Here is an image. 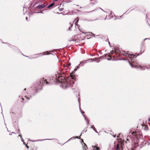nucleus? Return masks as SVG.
Wrapping results in <instances>:
<instances>
[{"mask_svg": "<svg viewBox=\"0 0 150 150\" xmlns=\"http://www.w3.org/2000/svg\"><path fill=\"white\" fill-rule=\"evenodd\" d=\"M132 150H133L132 149Z\"/></svg>", "mask_w": 150, "mask_h": 150, "instance_id": "obj_50", "label": "nucleus"}, {"mask_svg": "<svg viewBox=\"0 0 150 150\" xmlns=\"http://www.w3.org/2000/svg\"><path fill=\"white\" fill-rule=\"evenodd\" d=\"M86 61H87V62H90L91 61H93V60L92 59H88L86 60Z\"/></svg>", "mask_w": 150, "mask_h": 150, "instance_id": "obj_12", "label": "nucleus"}, {"mask_svg": "<svg viewBox=\"0 0 150 150\" xmlns=\"http://www.w3.org/2000/svg\"><path fill=\"white\" fill-rule=\"evenodd\" d=\"M46 6V5H44V4H43L42 5H39L37 6L36 7L39 9H42L44 8L45 6Z\"/></svg>", "mask_w": 150, "mask_h": 150, "instance_id": "obj_6", "label": "nucleus"}, {"mask_svg": "<svg viewBox=\"0 0 150 150\" xmlns=\"http://www.w3.org/2000/svg\"><path fill=\"white\" fill-rule=\"evenodd\" d=\"M51 139H44V140H40V141H42V140H51Z\"/></svg>", "mask_w": 150, "mask_h": 150, "instance_id": "obj_23", "label": "nucleus"}, {"mask_svg": "<svg viewBox=\"0 0 150 150\" xmlns=\"http://www.w3.org/2000/svg\"><path fill=\"white\" fill-rule=\"evenodd\" d=\"M28 99H29V98H27Z\"/></svg>", "mask_w": 150, "mask_h": 150, "instance_id": "obj_40", "label": "nucleus"}, {"mask_svg": "<svg viewBox=\"0 0 150 150\" xmlns=\"http://www.w3.org/2000/svg\"><path fill=\"white\" fill-rule=\"evenodd\" d=\"M86 62H87V61H86V60H83L80 63V64H81V66H82L84 65V64L86 63Z\"/></svg>", "mask_w": 150, "mask_h": 150, "instance_id": "obj_8", "label": "nucleus"}, {"mask_svg": "<svg viewBox=\"0 0 150 150\" xmlns=\"http://www.w3.org/2000/svg\"><path fill=\"white\" fill-rule=\"evenodd\" d=\"M109 42V44H110V42Z\"/></svg>", "mask_w": 150, "mask_h": 150, "instance_id": "obj_48", "label": "nucleus"}, {"mask_svg": "<svg viewBox=\"0 0 150 150\" xmlns=\"http://www.w3.org/2000/svg\"><path fill=\"white\" fill-rule=\"evenodd\" d=\"M92 150H100V148L96 146H92L91 149Z\"/></svg>", "mask_w": 150, "mask_h": 150, "instance_id": "obj_5", "label": "nucleus"}, {"mask_svg": "<svg viewBox=\"0 0 150 150\" xmlns=\"http://www.w3.org/2000/svg\"><path fill=\"white\" fill-rule=\"evenodd\" d=\"M18 131H19H19H20V130H19V129H18Z\"/></svg>", "mask_w": 150, "mask_h": 150, "instance_id": "obj_47", "label": "nucleus"}, {"mask_svg": "<svg viewBox=\"0 0 150 150\" xmlns=\"http://www.w3.org/2000/svg\"><path fill=\"white\" fill-rule=\"evenodd\" d=\"M83 116L84 117L86 121V122L87 123V124H88L89 123V121L86 118V117H84V116L83 114Z\"/></svg>", "mask_w": 150, "mask_h": 150, "instance_id": "obj_11", "label": "nucleus"}, {"mask_svg": "<svg viewBox=\"0 0 150 150\" xmlns=\"http://www.w3.org/2000/svg\"><path fill=\"white\" fill-rule=\"evenodd\" d=\"M69 24L71 25V26H70L69 27V30H71V28H72V24L71 23H70Z\"/></svg>", "mask_w": 150, "mask_h": 150, "instance_id": "obj_14", "label": "nucleus"}, {"mask_svg": "<svg viewBox=\"0 0 150 150\" xmlns=\"http://www.w3.org/2000/svg\"><path fill=\"white\" fill-rule=\"evenodd\" d=\"M12 133H14L13 132H12L11 133H11H10V135H12Z\"/></svg>", "mask_w": 150, "mask_h": 150, "instance_id": "obj_35", "label": "nucleus"}, {"mask_svg": "<svg viewBox=\"0 0 150 150\" xmlns=\"http://www.w3.org/2000/svg\"><path fill=\"white\" fill-rule=\"evenodd\" d=\"M130 139L133 141L132 142L133 148L136 149L138 146L139 144L144 145L146 144V142L142 139V136L137 132H133L130 134Z\"/></svg>", "mask_w": 150, "mask_h": 150, "instance_id": "obj_1", "label": "nucleus"}, {"mask_svg": "<svg viewBox=\"0 0 150 150\" xmlns=\"http://www.w3.org/2000/svg\"><path fill=\"white\" fill-rule=\"evenodd\" d=\"M23 144H24L25 145H26V144L24 142H23Z\"/></svg>", "mask_w": 150, "mask_h": 150, "instance_id": "obj_25", "label": "nucleus"}, {"mask_svg": "<svg viewBox=\"0 0 150 150\" xmlns=\"http://www.w3.org/2000/svg\"><path fill=\"white\" fill-rule=\"evenodd\" d=\"M25 146L27 148H28V149L29 148V146L27 144H26Z\"/></svg>", "mask_w": 150, "mask_h": 150, "instance_id": "obj_22", "label": "nucleus"}, {"mask_svg": "<svg viewBox=\"0 0 150 150\" xmlns=\"http://www.w3.org/2000/svg\"><path fill=\"white\" fill-rule=\"evenodd\" d=\"M113 137H115V135H114V136H113Z\"/></svg>", "mask_w": 150, "mask_h": 150, "instance_id": "obj_43", "label": "nucleus"}, {"mask_svg": "<svg viewBox=\"0 0 150 150\" xmlns=\"http://www.w3.org/2000/svg\"><path fill=\"white\" fill-rule=\"evenodd\" d=\"M122 142V150L124 148V143L123 141V142Z\"/></svg>", "mask_w": 150, "mask_h": 150, "instance_id": "obj_16", "label": "nucleus"}, {"mask_svg": "<svg viewBox=\"0 0 150 150\" xmlns=\"http://www.w3.org/2000/svg\"><path fill=\"white\" fill-rule=\"evenodd\" d=\"M58 78L57 79V80H58L59 81L61 79H61L62 77H59V75H58Z\"/></svg>", "mask_w": 150, "mask_h": 150, "instance_id": "obj_13", "label": "nucleus"}, {"mask_svg": "<svg viewBox=\"0 0 150 150\" xmlns=\"http://www.w3.org/2000/svg\"><path fill=\"white\" fill-rule=\"evenodd\" d=\"M12 133H14L13 132H12L11 133H11H10V135H12Z\"/></svg>", "mask_w": 150, "mask_h": 150, "instance_id": "obj_34", "label": "nucleus"}, {"mask_svg": "<svg viewBox=\"0 0 150 150\" xmlns=\"http://www.w3.org/2000/svg\"><path fill=\"white\" fill-rule=\"evenodd\" d=\"M54 5V3H52L48 6L47 8H50V7L53 6Z\"/></svg>", "mask_w": 150, "mask_h": 150, "instance_id": "obj_10", "label": "nucleus"}, {"mask_svg": "<svg viewBox=\"0 0 150 150\" xmlns=\"http://www.w3.org/2000/svg\"><path fill=\"white\" fill-rule=\"evenodd\" d=\"M36 13H43L42 12V11H40V12H36Z\"/></svg>", "mask_w": 150, "mask_h": 150, "instance_id": "obj_21", "label": "nucleus"}, {"mask_svg": "<svg viewBox=\"0 0 150 150\" xmlns=\"http://www.w3.org/2000/svg\"><path fill=\"white\" fill-rule=\"evenodd\" d=\"M149 122H150V118L149 119Z\"/></svg>", "mask_w": 150, "mask_h": 150, "instance_id": "obj_37", "label": "nucleus"}, {"mask_svg": "<svg viewBox=\"0 0 150 150\" xmlns=\"http://www.w3.org/2000/svg\"><path fill=\"white\" fill-rule=\"evenodd\" d=\"M110 59H109V58H108V60H110Z\"/></svg>", "mask_w": 150, "mask_h": 150, "instance_id": "obj_39", "label": "nucleus"}, {"mask_svg": "<svg viewBox=\"0 0 150 150\" xmlns=\"http://www.w3.org/2000/svg\"><path fill=\"white\" fill-rule=\"evenodd\" d=\"M75 138H78L79 139V138L78 136H76L75 137H74V139H75Z\"/></svg>", "mask_w": 150, "mask_h": 150, "instance_id": "obj_19", "label": "nucleus"}, {"mask_svg": "<svg viewBox=\"0 0 150 150\" xmlns=\"http://www.w3.org/2000/svg\"><path fill=\"white\" fill-rule=\"evenodd\" d=\"M146 39H148V38H146L144 39V40H146Z\"/></svg>", "mask_w": 150, "mask_h": 150, "instance_id": "obj_30", "label": "nucleus"}, {"mask_svg": "<svg viewBox=\"0 0 150 150\" xmlns=\"http://www.w3.org/2000/svg\"><path fill=\"white\" fill-rule=\"evenodd\" d=\"M78 101H79V108L80 109V102L79 101V99H78Z\"/></svg>", "mask_w": 150, "mask_h": 150, "instance_id": "obj_18", "label": "nucleus"}, {"mask_svg": "<svg viewBox=\"0 0 150 150\" xmlns=\"http://www.w3.org/2000/svg\"><path fill=\"white\" fill-rule=\"evenodd\" d=\"M26 88H25V89H24V90H26Z\"/></svg>", "mask_w": 150, "mask_h": 150, "instance_id": "obj_46", "label": "nucleus"}, {"mask_svg": "<svg viewBox=\"0 0 150 150\" xmlns=\"http://www.w3.org/2000/svg\"><path fill=\"white\" fill-rule=\"evenodd\" d=\"M71 139H72L71 138H70L67 142L68 141H69V140H71Z\"/></svg>", "mask_w": 150, "mask_h": 150, "instance_id": "obj_33", "label": "nucleus"}, {"mask_svg": "<svg viewBox=\"0 0 150 150\" xmlns=\"http://www.w3.org/2000/svg\"><path fill=\"white\" fill-rule=\"evenodd\" d=\"M4 43V44H6L7 43Z\"/></svg>", "mask_w": 150, "mask_h": 150, "instance_id": "obj_45", "label": "nucleus"}, {"mask_svg": "<svg viewBox=\"0 0 150 150\" xmlns=\"http://www.w3.org/2000/svg\"><path fill=\"white\" fill-rule=\"evenodd\" d=\"M81 140L82 141L81 142L83 141V139H81Z\"/></svg>", "mask_w": 150, "mask_h": 150, "instance_id": "obj_41", "label": "nucleus"}, {"mask_svg": "<svg viewBox=\"0 0 150 150\" xmlns=\"http://www.w3.org/2000/svg\"><path fill=\"white\" fill-rule=\"evenodd\" d=\"M46 81V79H45L44 80V82Z\"/></svg>", "mask_w": 150, "mask_h": 150, "instance_id": "obj_42", "label": "nucleus"}, {"mask_svg": "<svg viewBox=\"0 0 150 150\" xmlns=\"http://www.w3.org/2000/svg\"><path fill=\"white\" fill-rule=\"evenodd\" d=\"M126 140H127V141H129V139L128 138H127Z\"/></svg>", "mask_w": 150, "mask_h": 150, "instance_id": "obj_36", "label": "nucleus"}, {"mask_svg": "<svg viewBox=\"0 0 150 150\" xmlns=\"http://www.w3.org/2000/svg\"><path fill=\"white\" fill-rule=\"evenodd\" d=\"M49 54H51V53H48V51H47V52H43L42 53H40V54H37L38 55V56H37V57H40L41 56H42V55H49Z\"/></svg>", "mask_w": 150, "mask_h": 150, "instance_id": "obj_4", "label": "nucleus"}, {"mask_svg": "<svg viewBox=\"0 0 150 150\" xmlns=\"http://www.w3.org/2000/svg\"><path fill=\"white\" fill-rule=\"evenodd\" d=\"M91 128L93 129V130H95L96 129V128H95V127H94L93 125L91 126Z\"/></svg>", "mask_w": 150, "mask_h": 150, "instance_id": "obj_15", "label": "nucleus"}, {"mask_svg": "<svg viewBox=\"0 0 150 150\" xmlns=\"http://www.w3.org/2000/svg\"><path fill=\"white\" fill-rule=\"evenodd\" d=\"M122 141H119L117 144L116 149L117 150H122Z\"/></svg>", "mask_w": 150, "mask_h": 150, "instance_id": "obj_3", "label": "nucleus"}, {"mask_svg": "<svg viewBox=\"0 0 150 150\" xmlns=\"http://www.w3.org/2000/svg\"><path fill=\"white\" fill-rule=\"evenodd\" d=\"M26 20L27 21H28V17H26L25 18Z\"/></svg>", "mask_w": 150, "mask_h": 150, "instance_id": "obj_27", "label": "nucleus"}, {"mask_svg": "<svg viewBox=\"0 0 150 150\" xmlns=\"http://www.w3.org/2000/svg\"><path fill=\"white\" fill-rule=\"evenodd\" d=\"M79 20V19L77 18L75 19V20L74 21V24L75 25H77L78 22Z\"/></svg>", "mask_w": 150, "mask_h": 150, "instance_id": "obj_9", "label": "nucleus"}, {"mask_svg": "<svg viewBox=\"0 0 150 150\" xmlns=\"http://www.w3.org/2000/svg\"><path fill=\"white\" fill-rule=\"evenodd\" d=\"M83 144H82L83 145V149L84 150H86V148L87 149V146L85 143H83Z\"/></svg>", "mask_w": 150, "mask_h": 150, "instance_id": "obj_7", "label": "nucleus"}, {"mask_svg": "<svg viewBox=\"0 0 150 150\" xmlns=\"http://www.w3.org/2000/svg\"><path fill=\"white\" fill-rule=\"evenodd\" d=\"M146 39H148V38H146L144 39V40H146Z\"/></svg>", "mask_w": 150, "mask_h": 150, "instance_id": "obj_29", "label": "nucleus"}, {"mask_svg": "<svg viewBox=\"0 0 150 150\" xmlns=\"http://www.w3.org/2000/svg\"><path fill=\"white\" fill-rule=\"evenodd\" d=\"M58 0H54V1H57Z\"/></svg>", "mask_w": 150, "mask_h": 150, "instance_id": "obj_38", "label": "nucleus"}, {"mask_svg": "<svg viewBox=\"0 0 150 150\" xmlns=\"http://www.w3.org/2000/svg\"><path fill=\"white\" fill-rule=\"evenodd\" d=\"M21 141H22L23 142H24V140H23V138H21Z\"/></svg>", "mask_w": 150, "mask_h": 150, "instance_id": "obj_24", "label": "nucleus"}, {"mask_svg": "<svg viewBox=\"0 0 150 150\" xmlns=\"http://www.w3.org/2000/svg\"><path fill=\"white\" fill-rule=\"evenodd\" d=\"M19 136H20V137H21V138L22 137H21V134H19Z\"/></svg>", "mask_w": 150, "mask_h": 150, "instance_id": "obj_26", "label": "nucleus"}, {"mask_svg": "<svg viewBox=\"0 0 150 150\" xmlns=\"http://www.w3.org/2000/svg\"><path fill=\"white\" fill-rule=\"evenodd\" d=\"M36 141V140H34V141H32V142H36V141Z\"/></svg>", "mask_w": 150, "mask_h": 150, "instance_id": "obj_31", "label": "nucleus"}, {"mask_svg": "<svg viewBox=\"0 0 150 150\" xmlns=\"http://www.w3.org/2000/svg\"><path fill=\"white\" fill-rule=\"evenodd\" d=\"M46 84H48L49 83L48 82H47V81H46Z\"/></svg>", "mask_w": 150, "mask_h": 150, "instance_id": "obj_28", "label": "nucleus"}, {"mask_svg": "<svg viewBox=\"0 0 150 150\" xmlns=\"http://www.w3.org/2000/svg\"><path fill=\"white\" fill-rule=\"evenodd\" d=\"M92 35H93L94 37H95V35L94 34L92 33Z\"/></svg>", "mask_w": 150, "mask_h": 150, "instance_id": "obj_32", "label": "nucleus"}, {"mask_svg": "<svg viewBox=\"0 0 150 150\" xmlns=\"http://www.w3.org/2000/svg\"><path fill=\"white\" fill-rule=\"evenodd\" d=\"M74 70H76V69H75Z\"/></svg>", "mask_w": 150, "mask_h": 150, "instance_id": "obj_49", "label": "nucleus"}, {"mask_svg": "<svg viewBox=\"0 0 150 150\" xmlns=\"http://www.w3.org/2000/svg\"><path fill=\"white\" fill-rule=\"evenodd\" d=\"M53 52V51H50V52Z\"/></svg>", "mask_w": 150, "mask_h": 150, "instance_id": "obj_44", "label": "nucleus"}, {"mask_svg": "<svg viewBox=\"0 0 150 150\" xmlns=\"http://www.w3.org/2000/svg\"><path fill=\"white\" fill-rule=\"evenodd\" d=\"M80 66H81V64H80L78 66H77V68H79Z\"/></svg>", "mask_w": 150, "mask_h": 150, "instance_id": "obj_17", "label": "nucleus"}, {"mask_svg": "<svg viewBox=\"0 0 150 150\" xmlns=\"http://www.w3.org/2000/svg\"><path fill=\"white\" fill-rule=\"evenodd\" d=\"M127 52H122V54L123 55L127 56L128 57V62L132 68H140L141 70H144L145 69L146 67L144 66H137V64H135L134 63L135 61V58L137 56L134 54H129Z\"/></svg>", "mask_w": 150, "mask_h": 150, "instance_id": "obj_2", "label": "nucleus"}, {"mask_svg": "<svg viewBox=\"0 0 150 150\" xmlns=\"http://www.w3.org/2000/svg\"><path fill=\"white\" fill-rule=\"evenodd\" d=\"M95 132L96 133H97L98 134V135H99V134H98V133L97 132V131H96V129H95V130H94Z\"/></svg>", "mask_w": 150, "mask_h": 150, "instance_id": "obj_20", "label": "nucleus"}]
</instances>
